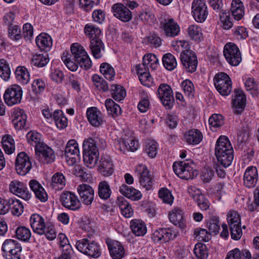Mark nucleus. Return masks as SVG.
Listing matches in <instances>:
<instances>
[{
    "label": "nucleus",
    "instance_id": "51",
    "mask_svg": "<svg viewBox=\"0 0 259 259\" xmlns=\"http://www.w3.org/2000/svg\"><path fill=\"white\" fill-rule=\"evenodd\" d=\"M162 62L164 67L170 71L174 70L177 65L175 57L170 53L166 54L163 56Z\"/></svg>",
    "mask_w": 259,
    "mask_h": 259
},
{
    "label": "nucleus",
    "instance_id": "4",
    "mask_svg": "<svg viewBox=\"0 0 259 259\" xmlns=\"http://www.w3.org/2000/svg\"><path fill=\"white\" fill-rule=\"evenodd\" d=\"M193 162L190 160L175 162L172 168L175 173L181 179L185 180L192 179L197 175V171L194 170L192 165Z\"/></svg>",
    "mask_w": 259,
    "mask_h": 259
},
{
    "label": "nucleus",
    "instance_id": "12",
    "mask_svg": "<svg viewBox=\"0 0 259 259\" xmlns=\"http://www.w3.org/2000/svg\"><path fill=\"white\" fill-rule=\"evenodd\" d=\"M180 59L183 67L189 72L196 71L198 61L196 54L191 50L183 51L180 55Z\"/></svg>",
    "mask_w": 259,
    "mask_h": 259
},
{
    "label": "nucleus",
    "instance_id": "40",
    "mask_svg": "<svg viewBox=\"0 0 259 259\" xmlns=\"http://www.w3.org/2000/svg\"><path fill=\"white\" fill-rule=\"evenodd\" d=\"M15 75L17 80L23 84H27L30 80L29 73L24 66H18L16 68Z\"/></svg>",
    "mask_w": 259,
    "mask_h": 259
},
{
    "label": "nucleus",
    "instance_id": "26",
    "mask_svg": "<svg viewBox=\"0 0 259 259\" xmlns=\"http://www.w3.org/2000/svg\"><path fill=\"white\" fill-rule=\"evenodd\" d=\"M232 105L234 112L237 114L241 113L246 105V98L242 91L237 90L232 100Z\"/></svg>",
    "mask_w": 259,
    "mask_h": 259
},
{
    "label": "nucleus",
    "instance_id": "53",
    "mask_svg": "<svg viewBox=\"0 0 259 259\" xmlns=\"http://www.w3.org/2000/svg\"><path fill=\"white\" fill-rule=\"evenodd\" d=\"M143 62L152 70L156 69L158 65V59L152 54L144 55L143 57Z\"/></svg>",
    "mask_w": 259,
    "mask_h": 259
},
{
    "label": "nucleus",
    "instance_id": "27",
    "mask_svg": "<svg viewBox=\"0 0 259 259\" xmlns=\"http://www.w3.org/2000/svg\"><path fill=\"white\" fill-rule=\"evenodd\" d=\"M107 243L110 254L113 259H120L124 256V249L119 242L111 241Z\"/></svg>",
    "mask_w": 259,
    "mask_h": 259
},
{
    "label": "nucleus",
    "instance_id": "62",
    "mask_svg": "<svg viewBox=\"0 0 259 259\" xmlns=\"http://www.w3.org/2000/svg\"><path fill=\"white\" fill-rule=\"evenodd\" d=\"M189 36L193 39L200 40L202 37V31L201 28L196 25L189 26L188 28Z\"/></svg>",
    "mask_w": 259,
    "mask_h": 259
},
{
    "label": "nucleus",
    "instance_id": "22",
    "mask_svg": "<svg viewBox=\"0 0 259 259\" xmlns=\"http://www.w3.org/2000/svg\"><path fill=\"white\" fill-rule=\"evenodd\" d=\"M175 234L171 230L167 228H160L153 233L152 239L155 242L164 243L173 239Z\"/></svg>",
    "mask_w": 259,
    "mask_h": 259
},
{
    "label": "nucleus",
    "instance_id": "16",
    "mask_svg": "<svg viewBox=\"0 0 259 259\" xmlns=\"http://www.w3.org/2000/svg\"><path fill=\"white\" fill-rule=\"evenodd\" d=\"M9 190L11 193L25 201L29 200L31 197V194L26 185L19 181L14 180L11 182Z\"/></svg>",
    "mask_w": 259,
    "mask_h": 259
},
{
    "label": "nucleus",
    "instance_id": "47",
    "mask_svg": "<svg viewBox=\"0 0 259 259\" xmlns=\"http://www.w3.org/2000/svg\"><path fill=\"white\" fill-rule=\"evenodd\" d=\"M49 61L48 55L47 54H37L33 56L31 60V64L33 66L42 67L46 66Z\"/></svg>",
    "mask_w": 259,
    "mask_h": 259
},
{
    "label": "nucleus",
    "instance_id": "20",
    "mask_svg": "<svg viewBox=\"0 0 259 259\" xmlns=\"http://www.w3.org/2000/svg\"><path fill=\"white\" fill-rule=\"evenodd\" d=\"M89 123L93 126L99 127L104 123V116L102 112L95 107L88 108L86 112Z\"/></svg>",
    "mask_w": 259,
    "mask_h": 259
},
{
    "label": "nucleus",
    "instance_id": "55",
    "mask_svg": "<svg viewBox=\"0 0 259 259\" xmlns=\"http://www.w3.org/2000/svg\"><path fill=\"white\" fill-rule=\"evenodd\" d=\"M181 87L185 95L189 98H193L195 94L193 83L189 79H185L181 83Z\"/></svg>",
    "mask_w": 259,
    "mask_h": 259
},
{
    "label": "nucleus",
    "instance_id": "63",
    "mask_svg": "<svg viewBox=\"0 0 259 259\" xmlns=\"http://www.w3.org/2000/svg\"><path fill=\"white\" fill-rule=\"evenodd\" d=\"M159 196L162 201L171 205L174 200V197L171 192L166 188H162L159 191Z\"/></svg>",
    "mask_w": 259,
    "mask_h": 259
},
{
    "label": "nucleus",
    "instance_id": "25",
    "mask_svg": "<svg viewBox=\"0 0 259 259\" xmlns=\"http://www.w3.org/2000/svg\"><path fill=\"white\" fill-rule=\"evenodd\" d=\"M99 171L104 177L111 176L114 171V166L111 158L104 156L101 158L99 166Z\"/></svg>",
    "mask_w": 259,
    "mask_h": 259
},
{
    "label": "nucleus",
    "instance_id": "1",
    "mask_svg": "<svg viewBox=\"0 0 259 259\" xmlns=\"http://www.w3.org/2000/svg\"><path fill=\"white\" fill-rule=\"evenodd\" d=\"M215 155L218 162L223 167L229 166L234 159V151L228 139L222 136L217 140L215 146Z\"/></svg>",
    "mask_w": 259,
    "mask_h": 259
},
{
    "label": "nucleus",
    "instance_id": "23",
    "mask_svg": "<svg viewBox=\"0 0 259 259\" xmlns=\"http://www.w3.org/2000/svg\"><path fill=\"white\" fill-rule=\"evenodd\" d=\"M30 224L33 232L38 235H44L45 226L47 225L45 220L40 215L32 214L29 219Z\"/></svg>",
    "mask_w": 259,
    "mask_h": 259
},
{
    "label": "nucleus",
    "instance_id": "9",
    "mask_svg": "<svg viewBox=\"0 0 259 259\" xmlns=\"http://www.w3.org/2000/svg\"><path fill=\"white\" fill-rule=\"evenodd\" d=\"M23 91L20 86L14 84L8 88L4 95L5 103L8 106L19 103L22 99Z\"/></svg>",
    "mask_w": 259,
    "mask_h": 259
},
{
    "label": "nucleus",
    "instance_id": "7",
    "mask_svg": "<svg viewBox=\"0 0 259 259\" xmlns=\"http://www.w3.org/2000/svg\"><path fill=\"white\" fill-rule=\"evenodd\" d=\"M3 256L6 259H21L22 247L17 241L7 239L2 247Z\"/></svg>",
    "mask_w": 259,
    "mask_h": 259
},
{
    "label": "nucleus",
    "instance_id": "19",
    "mask_svg": "<svg viewBox=\"0 0 259 259\" xmlns=\"http://www.w3.org/2000/svg\"><path fill=\"white\" fill-rule=\"evenodd\" d=\"M112 12L115 17L123 22H129L132 19L131 11L121 3L114 4L112 7Z\"/></svg>",
    "mask_w": 259,
    "mask_h": 259
},
{
    "label": "nucleus",
    "instance_id": "39",
    "mask_svg": "<svg viewBox=\"0 0 259 259\" xmlns=\"http://www.w3.org/2000/svg\"><path fill=\"white\" fill-rule=\"evenodd\" d=\"M118 204L121 214L125 218H128L133 216L134 211L127 201L121 197L118 199Z\"/></svg>",
    "mask_w": 259,
    "mask_h": 259
},
{
    "label": "nucleus",
    "instance_id": "6",
    "mask_svg": "<svg viewBox=\"0 0 259 259\" xmlns=\"http://www.w3.org/2000/svg\"><path fill=\"white\" fill-rule=\"evenodd\" d=\"M214 85L222 96H228L232 91V81L229 76L221 72L216 74L213 78Z\"/></svg>",
    "mask_w": 259,
    "mask_h": 259
},
{
    "label": "nucleus",
    "instance_id": "14",
    "mask_svg": "<svg viewBox=\"0 0 259 259\" xmlns=\"http://www.w3.org/2000/svg\"><path fill=\"white\" fill-rule=\"evenodd\" d=\"M35 152L36 159L41 163H52L55 159L54 151L46 144L38 146V148L35 149Z\"/></svg>",
    "mask_w": 259,
    "mask_h": 259
},
{
    "label": "nucleus",
    "instance_id": "28",
    "mask_svg": "<svg viewBox=\"0 0 259 259\" xmlns=\"http://www.w3.org/2000/svg\"><path fill=\"white\" fill-rule=\"evenodd\" d=\"M119 191L123 195L133 201L139 200L142 196L140 191L125 184L122 185L120 187Z\"/></svg>",
    "mask_w": 259,
    "mask_h": 259
},
{
    "label": "nucleus",
    "instance_id": "2",
    "mask_svg": "<svg viewBox=\"0 0 259 259\" xmlns=\"http://www.w3.org/2000/svg\"><path fill=\"white\" fill-rule=\"evenodd\" d=\"M97 141L92 138L85 140L83 143V159L85 164L92 168L95 166L99 158Z\"/></svg>",
    "mask_w": 259,
    "mask_h": 259
},
{
    "label": "nucleus",
    "instance_id": "29",
    "mask_svg": "<svg viewBox=\"0 0 259 259\" xmlns=\"http://www.w3.org/2000/svg\"><path fill=\"white\" fill-rule=\"evenodd\" d=\"M203 139L202 133L197 129H191L184 134L185 141L190 145H195L201 142Z\"/></svg>",
    "mask_w": 259,
    "mask_h": 259
},
{
    "label": "nucleus",
    "instance_id": "37",
    "mask_svg": "<svg viewBox=\"0 0 259 259\" xmlns=\"http://www.w3.org/2000/svg\"><path fill=\"white\" fill-rule=\"evenodd\" d=\"M112 191L107 182L103 181L99 183L98 194L102 200L108 199L111 195Z\"/></svg>",
    "mask_w": 259,
    "mask_h": 259
},
{
    "label": "nucleus",
    "instance_id": "13",
    "mask_svg": "<svg viewBox=\"0 0 259 259\" xmlns=\"http://www.w3.org/2000/svg\"><path fill=\"white\" fill-rule=\"evenodd\" d=\"M157 93L163 106L167 109L172 108L174 99L171 88L167 84L161 83L158 88Z\"/></svg>",
    "mask_w": 259,
    "mask_h": 259
},
{
    "label": "nucleus",
    "instance_id": "3",
    "mask_svg": "<svg viewBox=\"0 0 259 259\" xmlns=\"http://www.w3.org/2000/svg\"><path fill=\"white\" fill-rule=\"evenodd\" d=\"M76 249L90 257L96 258L101 254L100 246L95 241L84 238L78 240L75 244Z\"/></svg>",
    "mask_w": 259,
    "mask_h": 259
},
{
    "label": "nucleus",
    "instance_id": "5",
    "mask_svg": "<svg viewBox=\"0 0 259 259\" xmlns=\"http://www.w3.org/2000/svg\"><path fill=\"white\" fill-rule=\"evenodd\" d=\"M160 28L167 37H174L180 32V28L178 23L170 16L162 14L159 18Z\"/></svg>",
    "mask_w": 259,
    "mask_h": 259
},
{
    "label": "nucleus",
    "instance_id": "8",
    "mask_svg": "<svg viewBox=\"0 0 259 259\" xmlns=\"http://www.w3.org/2000/svg\"><path fill=\"white\" fill-rule=\"evenodd\" d=\"M224 55L227 62L232 66L238 65L242 60L240 51L234 43L229 42L225 45Z\"/></svg>",
    "mask_w": 259,
    "mask_h": 259
},
{
    "label": "nucleus",
    "instance_id": "52",
    "mask_svg": "<svg viewBox=\"0 0 259 259\" xmlns=\"http://www.w3.org/2000/svg\"><path fill=\"white\" fill-rule=\"evenodd\" d=\"M2 144L3 149L7 154H11L15 151L14 141L11 136H4L2 139Z\"/></svg>",
    "mask_w": 259,
    "mask_h": 259
},
{
    "label": "nucleus",
    "instance_id": "60",
    "mask_svg": "<svg viewBox=\"0 0 259 259\" xmlns=\"http://www.w3.org/2000/svg\"><path fill=\"white\" fill-rule=\"evenodd\" d=\"M227 222L229 227L239 225H241V217L237 211L232 210L227 214Z\"/></svg>",
    "mask_w": 259,
    "mask_h": 259
},
{
    "label": "nucleus",
    "instance_id": "32",
    "mask_svg": "<svg viewBox=\"0 0 259 259\" xmlns=\"http://www.w3.org/2000/svg\"><path fill=\"white\" fill-rule=\"evenodd\" d=\"M66 182L64 175L61 172H57L52 177L51 186L55 191H60L64 188Z\"/></svg>",
    "mask_w": 259,
    "mask_h": 259
},
{
    "label": "nucleus",
    "instance_id": "33",
    "mask_svg": "<svg viewBox=\"0 0 259 259\" xmlns=\"http://www.w3.org/2000/svg\"><path fill=\"white\" fill-rule=\"evenodd\" d=\"M230 10L235 20H240L243 18L244 14V7L240 0H233Z\"/></svg>",
    "mask_w": 259,
    "mask_h": 259
},
{
    "label": "nucleus",
    "instance_id": "24",
    "mask_svg": "<svg viewBox=\"0 0 259 259\" xmlns=\"http://www.w3.org/2000/svg\"><path fill=\"white\" fill-rule=\"evenodd\" d=\"M12 123L17 130H21L25 127L27 115L23 109L15 108L12 114Z\"/></svg>",
    "mask_w": 259,
    "mask_h": 259
},
{
    "label": "nucleus",
    "instance_id": "59",
    "mask_svg": "<svg viewBox=\"0 0 259 259\" xmlns=\"http://www.w3.org/2000/svg\"><path fill=\"white\" fill-rule=\"evenodd\" d=\"M71 52L72 55L75 61L78 59L79 58L81 57L82 56L85 55L87 52L83 48V47L79 44L78 43H74L71 45Z\"/></svg>",
    "mask_w": 259,
    "mask_h": 259
},
{
    "label": "nucleus",
    "instance_id": "21",
    "mask_svg": "<svg viewBox=\"0 0 259 259\" xmlns=\"http://www.w3.org/2000/svg\"><path fill=\"white\" fill-rule=\"evenodd\" d=\"M258 181V171L255 166H248L245 170L243 176L244 186L248 188L255 187Z\"/></svg>",
    "mask_w": 259,
    "mask_h": 259
},
{
    "label": "nucleus",
    "instance_id": "35",
    "mask_svg": "<svg viewBox=\"0 0 259 259\" xmlns=\"http://www.w3.org/2000/svg\"><path fill=\"white\" fill-rule=\"evenodd\" d=\"M170 221L175 225L182 227L184 225L183 212L179 208H176L171 210L169 213Z\"/></svg>",
    "mask_w": 259,
    "mask_h": 259
},
{
    "label": "nucleus",
    "instance_id": "57",
    "mask_svg": "<svg viewBox=\"0 0 259 259\" xmlns=\"http://www.w3.org/2000/svg\"><path fill=\"white\" fill-rule=\"evenodd\" d=\"M210 128L212 131L215 132L217 128L224 124L222 116L220 114H213L208 120Z\"/></svg>",
    "mask_w": 259,
    "mask_h": 259
},
{
    "label": "nucleus",
    "instance_id": "11",
    "mask_svg": "<svg viewBox=\"0 0 259 259\" xmlns=\"http://www.w3.org/2000/svg\"><path fill=\"white\" fill-rule=\"evenodd\" d=\"M15 168L18 174L25 176L32 168V164L29 156L24 152L19 153L16 158Z\"/></svg>",
    "mask_w": 259,
    "mask_h": 259
},
{
    "label": "nucleus",
    "instance_id": "34",
    "mask_svg": "<svg viewBox=\"0 0 259 259\" xmlns=\"http://www.w3.org/2000/svg\"><path fill=\"white\" fill-rule=\"evenodd\" d=\"M138 148V143L133 137L128 139H124L119 143V150L123 153L126 151H131L134 152Z\"/></svg>",
    "mask_w": 259,
    "mask_h": 259
},
{
    "label": "nucleus",
    "instance_id": "58",
    "mask_svg": "<svg viewBox=\"0 0 259 259\" xmlns=\"http://www.w3.org/2000/svg\"><path fill=\"white\" fill-rule=\"evenodd\" d=\"M194 253L198 259H207L208 251L205 245L197 243L194 248Z\"/></svg>",
    "mask_w": 259,
    "mask_h": 259
},
{
    "label": "nucleus",
    "instance_id": "49",
    "mask_svg": "<svg viewBox=\"0 0 259 259\" xmlns=\"http://www.w3.org/2000/svg\"><path fill=\"white\" fill-rule=\"evenodd\" d=\"M108 114L113 117H117L121 113L120 106L116 104L112 99H107L105 103Z\"/></svg>",
    "mask_w": 259,
    "mask_h": 259
},
{
    "label": "nucleus",
    "instance_id": "42",
    "mask_svg": "<svg viewBox=\"0 0 259 259\" xmlns=\"http://www.w3.org/2000/svg\"><path fill=\"white\" fill-rule=\"evenodd\" d=\"M53 117L58 128L63 129L67 126V119L61 110H55L53 113Z\"/></svg>",
    "mask_w": 259,
    "mask_h": 259
},
{
    "label": "nucleus",
    "instance_id": "48",
    "mask_svg": "<svg viewBox=\"0 0 259 259\" xmlns=\"http://www.w3.org/2000/svg\"><path fill=\"white\" fill-rule=\"evenodd\" d=\"M110 92L112 98L117 101L122 100L126 96L125 90L120 85H111L110 87Z\"/></svg>",
    "mask_w": 259,
    "mask_h": 259
},
{
    "label": "nucleus",
    "instance_id": "18",
    "mask_svg": "<svg viewBox=\"0 0 259 259\" xmlns=\"http://www.w3.org/2000/svg\"><path fill=\"white\" fill-rule=\"evenodd\" d=\"M77 192L79 196L80 201L86 205H91L94 199L95 193L93 188L89 185L79 184L77 187Z\"/></svg>",
    "mask_w": 259,
    "mask_h": 259
},
{
    "label": "nucleus",
    "instance_id": "15",
    "mask_svg": "<svg viewBox=\"0 0 259 259\" xmlns=\"http://www.w3.org/2000/svg\"><path fill=\"white\" fill-rule=\"evenodd\" d=\"M60 201L63 206L72 210L79 209L81 205L77 196L70 191H64L60 196Z\"/></svg>",
    "mask_w": 259,
    "mask_h": 259
},
{
    "label": "nucleus",
    "instance_id": "41",
    "mask_svg": "<svg viewBox=\"0 0 259 259\" xmlns=\"http://www.w3.org/2000/svg\"><path fill=\"white\" fill-rule=\"evenodd\" d=\"M8 204L9 210L11 209L14 215L19 216L23 212V205L20 200L12 198H9Z\"/></svg>",
    "mask_w": 259,
    "mask_h": 259
},
{
    "label": "nucleus",
    "instance_id": "43",
    "mask_svg": "<svg viewBox=\"0 0 259 259\" xmlns=\"http://www.w3.org/2000/svg\"><path fill=\"white\" fill-rule=\"evenodd\" d=\"M61 59L66 66L71 71H75L78 69V63L74 62V57L67 52H64Z\"/></svg>",
    "mask_w": 259,
    "mask_h": 259
},
{
    "label": "nucleus",
    "instance_id": "38",
    "mask_svg": "<svg viewBox=\"0 0 259 259\" xmlns=\"http://www.w3.org/2000/svg\"><path fill=\"white\" fill-rule=\"evenodd\" d=\"M226 259H251V255L248 250H242L241 251L236 248L228 252Z\"/></svg>",
    "mask_w": 259,
    "mask_h": 259
},
{
    "label": "nucleus",
    "instance_id": "46",
    "mask_svg": "<svg viewBox=\"0 0 259 259\" xmlns=\"http://www.w3.org/2000/svg\"><path fill=\"white\" fill-rule=\"evenodd\" d=\"M85 35L88 37L91 40L100 37L101 30L99 27L92 24H87L84 28Z\"/></svg>",
    "mask_w": 259,
    "mask_h": 259
},
{
    "label": "nucleus",
    "instance_id": "64",
    "mask_svg": "<svg viewBox=\"0 0 259 259\" xmlns=\"http://www.w3.org/2000/svg\"><path fill=\"white\" fill-rule=\"evenodd\" d=\"M9 36L13 40H18L22 37L20 28L17 25L10 26L9 28Z\"/></svg>",
    "mask_w": 259,
    "mask_h": 259
},
{
    "label": "nucleus",
    "instance_id": "10",
    "mask_svg": "<svg viewBox=\"0 0 259 259\" xmlns=\"http://www.w3.org/2000/svg\"><path fill=\"white\" fill-rule=\"evenodd\" d=\"M192 14L197 22H203L208 15L205 0H194L192 4Z\"/></svg>",
    "mask_w": 259,
    "mask_h": 259
},
{
    "label": "nucleus",
    "instance_id": "61",
    "mask_svg": "<svg viewBox=\"0 0 259 259\" xmlns=\"http://www.w3.org/2000/svg\"><path fill=\"white\" fill-rule=\"evenodd\" d=\"M207 227L210 233L218 234L220 229L219 218L215 216L210 218L207 223Z\"/></svg>",
    "mask_w": 259,
    "mask_h": 259
},
{
    "label": "nucleus",
    "instance_id": "44",
    "mask_svg": "<svg viewBox=\"0 0 259 259\" xmlns=\"http://www.w3.org/2000/svg\"><path fill=\"white\" fill-rule=\"evenodd\" d=\"M158 145L157 143L153 140L148 139L145 141L144 152L151 158L156 156L157 153Z\"/></svg>",
    "mask_w": 259,
    "mask_h": 259
},
{
    "label": "nucleus",
    "instance_id": "31",
    "mask_svg": "<svg viewBox=\"0 0 259 259\" xmlns=\"http://www.w3.org/2000/svg\"><path fill=\"white\" fill-rule=\"evenodd\" d=\"M130 227L133 233L137 236H143L147 232L146 224L141 220L133 219L131 220Z\"/></svg>",
    "mask_w": 259,
    "mask_h": 259
},
{
    "label": "nucleus",
    "instance_id": "54",
    "mask_svg": "<svg viewBox=\"0 0 259 259\" xmlns=\"http://www.w3.org/2000/svg\"><path fill=\"white\" fill-rule=\"evenodd\" d=\"M16 235L19 240L28 242L30 239L31 233L29 229L25 227H20L16 230Z\"/></svg>",
    "mask_w": 259,
    "mask_h": 259
},
{
    "label": "nucleus",
    "instance_id": "56",
    "mask_svg": "<svg viewBox=\"0 0 259 259\" xmlns=\"http://www.w3.org/2000/svg\"><path fill=\"white\" fill-rule=\"evenodd\" d=\"M11 71L9 64L4 59L0 60V76L7 81L11 76Z\"/></svg>",
    "mask_w": 259,
    "mask_h": 259
},
{
    "label": "nucleus",
    "instance_id": "30",
    "mask_svg": "<svg viewBox=\"0 0 259 259\" xmlns=\"http://www.w3.org/2000/svg\"><path fill=\"white\" fill-rule=\"evenodd\" d=\"M37 47L41 51L48 52L52 46V39L51 36L46 33H41L35 39Z\"/></svg>",
    "mask_w": 259,
    "mask_h": 259
},
{
    "label": "nucleus",
    "instance_id": "17",
    "mask_svg": "<svg viewBox=\"0 0 259 259\" xmlns=\"http://www.w3.org/2000/svg\"><path fill=\"white\" fill-rule=\"evenodd\" d=\"M135 172L139 179L140 185L146 190H150L153 187V180L149 175V172L145 165L139 164L135 169Z\"/></svg>",
    "mask_w": 259,
    "mask_h": 259
},
{
    "label": "nucleus",
    "instance_id": "45",
    "mask_svg": "<svg viewBox=\"0 0 259 259\" xmlns=\"http://www.w3.org/2000/svg\"><path fill=\"white\" fill-rule=\"evenodd\" d=\"M27 141L29 144L35 147V149L38 148V146L45 144L41 141V135L36 131H30L26 135Z\"/></svg>",
    "mask_w": 259,
    "mask_h": 259
},
{
    "label": "nucleus",
    "instance_id": "36",
    "mask_svg": "<svg viewBox=\"0 0 259 259\" xmlns=\"http://www.w3.org/2000/svg\"><path fill=\"white\" fill-rule=\"evenodd\" d=\"M90 48L93 56L99 59L102 57L101 51L104 49V44L100 37L91 40Z\"/></svg>",
    "mask_w": 259,
    "mask_h": 259
},
{
    "label": "nucleus",
    "instance_id": "50",
    "mask_svg": "<svg viewBox=\"0 0 259 259\" xmlns=\"http://www.w3.org/2000/svg\"><path fill=\"white\" fill-rule=\"evenodd\" d=\"M100 71L108 80H112L114 78L115 75L114 69L107 63H103L101 64Z\"/></svg>",
    "mask_w": 259,
    "mask_h": 259
}]
</instances>
